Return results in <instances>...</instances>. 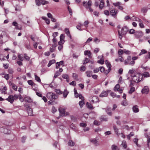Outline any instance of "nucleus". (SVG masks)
Listing matches in <instances>:
<instances>
[{"mask_svg":"<svg viewBox=\"0 0 150 150\" xmlns=\"http://www.w3.org/2000/svg\"><path fill=\"white\" fill-rule=\"evenodd\" d=\"M128 29L127 26H125L123 27L121 30V33L119 30L118 31V33L119 35V38L121 40L122 37V35H125L127 32L128 31Z\"/></svg>","mask_w":150,"mask_h":150,"instance_id":"1","label":"nucleus"},{"mask_svg":"<svg viewBox=\"0 0 150 150\" xmlns=\"http://www.w3.org/2000/svg\"><path fill=\"white\" fill-rule=\"evenodd\" d=\"M46 96L48 99L52 100H55L58 98L55 94L50 92L47 93Z\"/></svg>","mask_w":150,"mask_h":150,"instance_id":"2","label":"nucleus"},{"mask_svg":"<svg viewBox=\"0 0 150 150\" xmlns=\"http://www.w3.org/2000/svg\"><path fill=\"white\" fill-rule=\"evenodd\" d=\"M0 132L6 134H9L11 133V131L9 129L2 127L0 128Z\"/></svg>","mask_w":150,"mask_h":150,"instance_id":"3","label":"nucleus"},{"mask_svg":"<svg viewBox=\"0 0 150 150\" xmlns=\"http://www.w3.org/2000/svg\"><path fill=\"white\" fill-rule=\"evenodd\" d=\"M140 75H138V76L136 75H132V80L135 82V83H138L140 81L142 80H140L139 76Z\"/></svg>","mask_w":150,"mask_h":150,"instance_id":"4","label":"nucleus"},{"mask_svg":"<svg viewBox=\"0 0 150 150\" xmlns=\"http://www.w3.org/2000/svg\"><path fill=\"white\" fill-rule=\"evenodd\" d=\"M143 33L141 31H136L134 33L135 37L137 38L142 37L143 36Z\"/></svg>","mask_w":150,"mask_h":150,"instance_id":"5","label":"nucleus"},{"mask_svg":"<svg viewBox=\"0 0 150 150\" xmlns=\"http://www.w3.org/2000/svg\"><path fill=\"white\" fill-rule=\"evenodd\" d=\"M60 116L62 117L65 116V110L64 108H60L59 109Z\"/></svg>","mask_w":150,"mask_h":150,"instance_id":"6","label":"nucleus"},{"mask_svg":"<svg viewBox=\"0 0 150 150\" xmlns=\"http://www.w3.org/2000/svg\"><path fill=\"white\" fill-rule=\"evenodd\" d=\"M118 13V11L117 9H112L110 12V15L115 18L117 17V14Z\"/></svg>","mask_w":150,"mask_h":150,"instance_id":"7","label":"nucleus"},{"mask_svg":"<svg viewBox=\"0 0 150 150\" xmlns=\"http://www.w3.org/2000/svg\"><path fill=\"white\" fill-rule=\"evenodd\" d=\"M113 4L115 7L117 6L118 8L120 10H122L123 9V7L120 6L122 3L120 2H117L116 3H113Z\"/></svg>","mask_w":150,"mask_h":150,"instance_id":"8","label":"nucleus"},{"mask_svg":"<svg viewBox=\"0 0 150 150\" xmlns=\"http://www.w3.org/2000/svg\"><path fill=\"white\" fill-rule=\"evenodd\" d=\"M5 100L8 101L11 104L13 103L14 101V100L13 95H9L8 96V98H6L5 99Z\"/></svg>","mask_w":150,"mask_h":150,"instance_id":"9","label":"nucleus"},{"mask_svg":"<svg viewBox=\"0 0 150 150\" xmlns=\"http://www.w3.org/2000/svg\"><path fill=\"white\" fill-rule=\"evenodd\" d=\"M107 114L111 116L112 115V113L111 111V108L108 106L106 108H104Z\"/></svg>","mask_w":150,"mask_h":150,"instance_id":"10","label":"nucleus"},{"mask_svg":"<svg viewBox=\"0 0 150 150\" xmlns=\"http://www.w3.org/2000/svg\"><path fill=\"white\" fill-rule=\"evenodd\" d=\"M142 93L147 94L149 92V88L147 86H145L142 90Z\"/></svg>","mask_w":150,"mask_h":150,"instance_id":"11","label":"nucleus"},{"mask_svg":"<svg viewBox=\"0 0 150 150\" xmlns=\"http://www.w3.org/2000/svg\"><path fill=\"white\" fill-rule=\"evenodd\" d=\"M132 110L133 112L134 113L138 112L139 111V107L137 105H135L132 107Z\"/></svg>","mask_w":150,"mask_h":150,"instance_id":"12","label":"nucleus"},{"mask_svg":"<svg viewBox=\"0 0 150 150\" xmlns=\"http://www.w3.org/2000/svg\"><path fill=\"white\" fill-rule=\"evenodd\" d=\"M131 57L130 56H129L127 57V59H125V64L126 65H127L129 64V62L131 60Z\"/></svg>","mask_w":150,"mask_h":150,"instance_id":"13","label":"nucleus"},{"mask_svg":"<svg viewBox=\"0 0 150 150\" xmlns=\"http://www.w3.org/2000/svg\"><path fill=\"white\" fill-rule=\"evenodd\" d=\"M92 4V1L90 0H89L87 3V5L88 6V8L90 12H93V9H92L91 7Z\"/></svg>","mask_w":150,"mask_h":150,"instance_id":"14","label":"nucleus"},{"mask_svg":"<svg viewBox=\"0 0 150 150\" xmlns=\"http://www.w3.org/2000/svg\"><path fill=\"white\" fill-rule=\"evenodd\" d=\"M64 31L66 34L70 38V39H71V36L69 29L67 28H65L64 29Z\"/></svg>","mask_w":150,"mask_h":150,"instance_id":"15","label":"nucleus"},{"mask_svg":"<svg viewBox=\"0 0 150 150\" xmlns=\"http://www.w3.org/2000/svg\"><path fill=\"white\" fill-rule=\"evenodd\" d=\"M108 93L107 91H103L100 95H99V97H107L108 96Z\"/></svg>","mask_w":150,"mask_h":150,"instance_id":"16","label":"nucleus"},{"mask_svg":"<svg viewBox=\"0 0 150 150\" xmlns=\"http://www.w3.org/2000/svg\"><path fill=\"white\" fill-rule=\"evenodd\" d=\"M25 102L28 103H31L33 101L32 99L30 97L27 96L24 98V100Z\"/></svg>","mask_w":150,"mask_h":150,"instance_id":"17","label":"nucleus"},{"mask_svg":"<svg viewBox=\"0 0 150 150\" xmlns=\"http://www.w3.org/2000/svg\"><path fill=\"white\" fill-rule=\"evenodd\" d=\"M100 1L99 5V8L100 9H102L104 6V2L103 0H99Z\"/></svg>","mask_w":150,"mask_h":150,"instance_id":"18","label":"nucleus"},{"mask_svg":"<svg viewBox=\"0 0 150 150\" xmlns=\"http://www.w3.org/2000/svg\"><path fill=\"white\" fill-rule=\"evenodd\" d=\"M93 99L91 100V103H96L98 101V98L96 96L93 97Z\"/></svg>","mask_w":150,"mask_h":150,"instance_id":"19","label":"nucleus"},{"mask_svg":"<svg viewBox=\"0 0 150 150\" xmlns=\"http://www.w3.org/2000/svg\"><path fill=\"white\" fill-rule=\"evenodd\" d=\"M85 73L86 74V76L89 77L92 76L93 72L91 71H87Z\"/></svg>","mask_w":150,"mask_h":150,"instance_id":"20","label":"nucleus"},{"mask_svg":"<svg viewBox=\"0 0 150 150\" xmlns=\"http://www.w3.org/2000/svg\"><path fill=\"white\" fill-rule=\"evenodd\" d=\"M86 105L90 110H93L94 109L92 105L91 104L89 103L88 102L86 103Z\"/></svg>","mask_w":150,"mask_h":150,"instance_id":"21","label":"nucleus"},{"mask_svg":"<svg viewBox=\"0 0 150 150\" xmlns=\"http://www.w3.org/2000/svg\"><path fill=\"white\" fill-rule=\"evenodd\" d=\"M105 63L108 69H111V65L110 62L108 60H106L105 61Z\"/></svg>","mask_w":150,"mask_h":150,"instance_id":"22","label":"nucleus"},{"mask_svg":"<svg viewBox=\"0 0 150 150\" xmlns=\"http://www.w3.org/2000/svg\"><path fill=\"white\" fill-rule=\"evenodd\" d=\"M113 128L115 134L118 136H119L120 134H119L118 133V129L117 128V127L115 125H114L113 126Z\"/></svg>","mask_w":150,"mask_h":150,"instance_id":"23","label":"nucleus"},{"mask_svg":"<svg viewBox=\"0 0 150 150\" xmlns=\"http://www.w3.org/2000/svg\"><path fill=\"white\" fill-rule=\"evenodd\" d=\"M28 113L29 116H31L33 115V110L31 108L27 109Z\"/></svg>","mask_w":150,"mask_h":150,"instance_id":"24","label":"nucleus"},{"mask_svg":"<svg viewBox=\"0 0 150 150\" xmlns=\"http://www.w3.org/2000/svg\"><path fill=\"white\" fill-rule=\"evenodd\" d=\"M100 120L101 121H107L108 120V118L105 116H102L100 117Z\"/></svg>","mask_w":150,"mask_h":150,"instance_id":"25","label":"nucleus"},{"mask_svg":"<svg viewBox=\"0 0 150 150\" xmlns=\"http://www.w3.org/2000/svg\"><path fill=\"white\" fill-rule=\"evenodd\" d=\"M69 93V92L67 91V89H65L64 90L63 93V96L64 98H66Z\"/></svg>","mask_w":150,"mask_h":150,"instance_id":"26","label":"nucleus"},{"mask_svg":"<svg viewBox=\"0 0 150 150\" xmlns=\"http://www.w3.org/2000/svg\"><path fill=\"white\" fill-rule=\"evenodd\" d=\"M104 61L103 59V55H102V57L100 58V60L98 61L97 62L99 64H104Z\"/></svg>","mask_w":150,"mask_h":150,"instance_id":"27","label":"nucleus"},{"mask_svg":"<svg viewBox=\"0 0 150 150\" xmlns=\"http://www.w3.org/2000/svg\"><path fill=\"white\" fill-rule=\"evenodd\" d=\"M7 90V87L4 86L3 88L0 89V92H1V93H5V92Z\"/></svg>","mask_w":150,"mask_h":150,"instance_id":"28","label":"nucleus"},{"mask_svg":"<svg viewBox=\"0 0 150 150\" xmlns=\"http://www.w3.org/2000/svg\"><path fill=\"white\" fill-rule=\"evenodd\" d=\"M55 62V61L54 59H52L50 61L48 64H47V67H50L52 64L54 63Z\"/></svg>","mask_w":150,"mask_h":150,"instance_id":"29","label":"nucleus"},{"mask_svg":"<svg viewBox=\"0 0 150 150\" xmlns=\"http://www.w3.org/2000/svg\"><path fill=\"white\" fill-rule=\"evenodd\" d=\"M54 91L57 94H58L59 95L62 94L63 93L62 91H61L59 89H55L54 90Z\"/></svg>","mask_w":150,"mask_h":150,"instance_id":"30","label":"nucleus"},{"mask_svg":"<svg viewBox=\"0 0 150 150\" xmlns=\"http://www.w3.org/2000/svg\"><path fill=\"white\" fill-rule=\"evenodd\" d=\"M143 76L145 78L149 77L150 76L149 73L147 72H144L142 75V76Z\"/></svg>","mask_w":150,"mask_h":150,"instance_id":"31","label":"nucleus"},{"mask_svg":"<svg viewBox=\"0 0 150 150\" xmlns=\"http://www.w3.org/2000/svg\"><path fill=\"white\" fill-rule=\"evenodd\" d=\"M12 25L15 26V28L17 29H19L18 25L17 22L16 21H14L12 23Z\"/></svg>","mask_w":150,"mask_h":150,"instance_id":"32","label":"nucleus"},{"mask_svg":"<svg viewBox=\"0 0 150 150\" xmlns=\"http://www.w3.org/2000/svg\"><path fill=\"white\" fill-rule=\"evenodd\" d=\"M61 74V73H60V72L59 71H57L55 73L54 76V79L57 78L58 76L60 75Z\"/></svg>","mask_w":150,"mask_h":150,"instance_id":"33","label":"nucleus"},{"mask_svg":"<svg viewBox=\"0 0 150 150\" xmlns=\"http://www.w3.org/2000/svg\"><path fill=\"white\" fill-rule=\"evenodd\" d=\"M69 146H73L74 145V142H73L72 140H69L68 143Z\"/></svg>","mask_w":150,"mask_h":150,"instance_id":"34","label":"nucleus"},{"mask_svg":"<svg viewBox=\"0 0 150 150\" xmlns=\"http://www.w3.org/2000/svg\"><path fill=\"white\" fill-rule=\"evenodd\" d=\"M18 57L19 60L21 61L23 60V57L22 54H18Z\"/></svg>","mask_w":150,"mask_h":150,"instance_id":"35","label":"nucleus"},{"mask_svg":"<svg viewBox=\"0 0 150 150\" xmlns=\"http://www.w3.org/2000/svg\"><path fill=\"white\" fill-rule=\"evenodd\" d=\"M148 10V9L145 7L142 8L141 9V11L143 13H146Z\"/></svg>","mask_w":150,"mask_h":150,"instance_id":"36","label":"nucleus"},{"mask_svg":"<svg viewBox=\"0 0 150 150\" xmlns=\"http://www.w3.org/2000/svg\"><path fill=\"white\" fill-rule=\"evenodd\" d=\"M90 141L91 142L93 143V144H95L96 145H97V144L98 141L95 139L94 138L91 139V140Z\"/></svg>","mask_w":150,"mask_h":150,"instance_id":"37","label":"nucleus"},{"mask_svg":"<svg viewBox=\"0 0 150 150\" xmlns=\"http://www.w3.org/2000/svg\"><path fill=\"white\" fill-rule=\"evenodd\" d=\"M121 145L125 149L127 147V143L125 141H123Z\"/></svg>","mask_w":150,"mask_h":150,"instance_id":"38","label":"nucleus"},{"mask_svg":"<svg viewBox=\"0 0 150 150\" xmlns=\"http://www.w3.org/2000/svg\"><path fill=\"white\" fill-rule=\"evenodd\" d=\"M135 88L134 87H131L129 91V93L132 94L135 91Z\"/></svg>","mask_w":150,"mask_h":150,"instance_id":"39","label":"nucleus"},{"mask_svg":"<svg viewBox=\"0 0 150 150\" xmlns=\"http://www.w3.org/2000/svg\"><path fill=\"white\" fill-rule=\"evenodd\" d=\"M120 87V86L119 84H117L115 86V87L114 88V90L115 91H118Z\"/></svg>","mask_w":150,"mask_h":150,"instance_id":"40","label":"nucleus"},{"mask_svg":"<svg viewBox=\"0 0 150 150\" xmlns=\"http://www.w3.org/2000/svg\"><path fill=\"white\" fill-rule=\"evenodd\" d=\"M93 41L96 44H98L100 41V40L97 37L95 38L94 39Z\"/></svg>","mask_w":150,"mask_h":150,"instance_id":"41","label":"nucleus"},{"mask_svg":"<svg viewBox=\"0 0 150 150\" xmlns=\"http://www.w3.org/2000/svg\"><path fill=\"white\" fill-rule=\"evenodd\" d=\"M124 53V50L121 49L119 50L118 51V54L119 56H120L123 54Z\"/></svg>","mask_w":150,"mask_h":150,"instance_id":"42","label":"nucleus"},{"mask_svg":"<svg viewBox=\"0 0 150 150\" xmlns=\"http://www.w3.org/2000/svg\"><path fill=\"white\" fill-rule=\"evenodd\" d=\"M89 59L88 58H85V59L83 61V64H86L89 62Z\"/></svg>","mask_w":150,"mask_h":150,"instance_id":"43","label":"nucleus"},{"mask_svg":"<svg viewBox=\"0 0 150 150\" xmlns=\"http://www.w3.org/2000/svg\"><path fill=\"white\" fill-rule=\"evenodd\" d=\"M79 105L81 108H82L83 105L84 104V100L80 101L79 102Z\"/></svg>","mask_w":150,"mask_h":150,"instance_id":"44","label":"nucleus"},{"mask_svg":"<svg viewBox=\"0 0 150 150\" xmlns=\"http://www.w3.org/2000/svg\"><path fill=\"white\" fill-rule=\"evenodd\" d=\"M35 80L38 82H40L41 80L40 78L37 76L36 75H35Z\"/></svg>","mask_w":150,"mask_h":150,"instance_id":"45","label":"nucleus"},{"mask_svg":"<svg viewBox=\"0 0 150 150\" xmlns=\"http://www.w3.org/2000/svg\"><path fill=\"white\" fill-rule=\"evenodd\" d=\"M62 77L63 78L66 79V80H67L69 78V76L67 74H62Z\"/></svg>","mask_w":150,"mask_h":150,"instance_id":"46","label":"nucleus"},{"mask_svg":"<svg viewBox=\"0 0 150 150\" xmlns=\"http://www.w3.org/2000/svg\"><path fill=\"white\" fill-rule=\"evenodd\" d=\"M99 70L101 72L105 71V68L103 67H99Z\"/></svg>","mask_w":150,"mask_h":150,"instance_id":"47","label":"nucleus"},{"mask_svg":"<svg viewBox=\"0 0 150 150\" xmlns=\"http://www.w3.org/2000/svg\"><path fill=\"white\" fill-rule=\"evenodd\" d=\"M18 98L22 102H23L24 101V99L22 97L21 95L19 94L18 95Z\"/></svg>","mask_w":150,"mask_h":150,"instance_id":"48","label":"nucleus"},{"mask_svg":"<svg viewBox=\"0 0 150 150\" xmlns=\"http://www.w3.org/2000/svg\"><path fill=\"white\" fill-rule=\"evenodd\" d=\"M135 81H133V80H130V84H129V86H131V87H132V86H133L134 85V84H135Z\"/></svg>","mask_w":150,"mask_h":150,"instance_id":"49","label":"nucleus"},{"mask_svg":"<svg viewBox=\"0 0 150 150\" xmlns=\"http://www.w3.org/2000/svg\"><path fill=\"white\" fill-rule=\"evenodd\" d=\"M67 8L70 15L71 16L72 15V12L71 9L70 8L69 6H68Z\"/></svg>","mask_w":150,"mask_h":150,"instance_id":"50","label":"nucleus"},{"mask_svg":"<svg viewBox=\"0 0 150 150\" xmlns=\"http://www.w3.org/2000/svg\"><path fill=\"white\" fill-rule=\"evenodd\" d=\"M28 83L29 85H31L32 86H33L34 84H35L32 80H28Z\"/></svg>","mask_w":150,"mask_h":150,"instance_id":"51","label":"nucleus"},{"mask_svg":"<svg viewBox=\"0 0 150 150\" xmlns=\"http://www.w3.org/2000/svg\"><path fill=\"white\" fill-rule=\"evenodd\" d=\"M65 36L64 34H61L60 36V40L64 41V39Z\"/></svg>","mask_w":150,"mask_h":150,"instance_id":"52","label":"nucleus"},{"mask_svg":"<svg viewBox=\"0 0 150 150\" xmlns=\"http://www.w3.org/2000/svg\"><path fill=\"white\" fill-rule=\"evenodd\" d=\"M35 3L38 6H39L41 5V2L40 0H35Z\"/></svg>","mask_w":150,"mask_h":150,"instance_id":"53","label":"nucleus"},{"mask_svg":"<svg viewBox=\"0 0 150 150\" xmlns=\"http://www.w3.org/2000/svg\"><path fill=\"white\" fill-rule=\"evenodd\" d=\"M83 25L81 24H79V25H77L76 26V28L79 30L81 31L82 30L81 28V27Z\"/></svg>","mask_w":150,"mask_h":150,"instance_id":"54","label":"nucleus"},{"mask_svg":"<svg viewBox=\"0 0 150 150\" xmlns=\"http://www.w3.org/2000/svg\"><path fill=\"white\" fill-rule=\"evenodd\" d=\"M82 5L83 6L85 7L86 8H88L87 3L86 2L83 1L82 3Z\"/></svg>","mask_w":150,"mask_h":150,"instance_id":"55","label":"nucleus"},{"mask_svg":"<svg viewBox=\"0 0 150 150\" xmlns=\"http://www.w3.org/2000/svg\"><path fill=\"white\" fill-rule=\"evenodd\" d=\"M72 77L74 79H77L78 78V75L76 73H74L73 74Z\"/></svg>","mask_w":150,"mask_h":150,"instance_id":"56","label":"nucleus"},{"mask_svg":"<svg viewBox=\"0 0 150 150\" xmlns=\"http://www.w3.org/2000/svg\"><path fill=\"white\" fill-rule=\"evenodd\" d=\"M124 53L127 54H129L131 53V52L130 51L126 50V49H124Z\"/></svg>","mask_w":150,"mask_h":150,"instance_id":"57","label":"nucleus"},{"mask_svg":"<svg viewBox=\"0 0 150 150\" xmlns=\"http://www.w3.org/2000/svg\"><path fill=\"white\" fill-rule=\"evenodd\" d=\"M117 148V146L115 145H113L111 146V149L112 150H116Z\"/></svg>","mask_w":150,"mask_h":150,"instance_id":"58","label":"nucleus"},{"mask_svg":"<svg viewBox=\"0 0 150 150\" xmlns=\"http://www.w3.org/2000/svg\"><path fill=\"white\" fill-rule=\"evenodd\" d=\"M147 52L146 51L144 50H142L140 53L139 54V55L140 56L144 54L145 53Z\"/></svg>","mask_w":150,"mask_h":150,"instance_id":"59","label":"nucleus"},{"mask_svg":"<svg viewBox=\"0 0 150 150\" xmlns=\"http://www.w3.org/2000/svg\"><path fill=\"white\" fill-rule=\"evenodd\" d=\"M26 138L27 137L26 136H23L22 137L21 141L23 143H24L25 142Z\"/></svg>","mask_w":150,"mask_h":150,"instance_id":"60","label":"nucleus"},{"mask_svg":"<svg viewBox=\"0 0 150 150\" xmlns=\"http://www.w3.org/2000/svg\"><path fill=\"white\" fill-rule=\"evenodd\" d=\"M42 1L41 2V4L42 5H44L45 4H47L49 3V2L47 1L43 0H42Z\"/></svg>","mask_w":150,"mask_h":150,"instance_id":"61","label":"nucleus"},{"mask_svg":"<svg viewBox=\"0 0 150 150\" xmlns=\"http://www.w3.org/2000/svg\"><path fill=\"white\" fill-rule=\"evenodd\" d=\"M86 69V67L84 66H82L81 67V71H84Z\"/></svg>","mask_w":150,"mask_h":150,"instance_id":"62","label":"nucleus"},{"mask_svg":"<svg viewBox=\"0 0 150 150\" xmlns=\"http://www.w3.org/2000/svg\"><path fill=\"white\" fill-rule=\"evenodd\" d=\"M8 72L10 74H12L13 72V71L12 69L9 68L8 69Z\"/></svg>","mask_w":150,"mask_h":150,"instance_id":"63","label":"nucleus"},{"mask_svg":"<svg viewBox=\"0 0 150 150\" xmlns=\"http://www.w3.org/2000/svg\"><path fill=\"white\" fill-rule=\"evenodd\" d=\"M57 111V110L53 106L52 108V112L53 113H54L55 112Z\"/></svg>","mask_w":150,"mask_h":150,"instance_id":"64","label":"nucleus"}]
</instances>
